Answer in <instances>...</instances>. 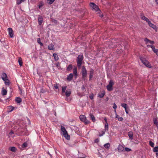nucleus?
Listing matches in <instances>:
<instances>
[{"label": "nucleus", "instance_id": "obj_3", "mask_svg": "<svg viewBox=\"0 0 158 158\" xmlns=\"http://www.w3.org/2000/svg\"><path fill=\"white\" fill-rule=\"evenodd\" d=\"M81 73L82 75V79L84 81H85L86 80V77L87 75V72L86 69L84 66L82 67Z\"/></svg>", "mask_w": 158, "mask_h": 158}, {"label": "nucleus", "instance_id": "obj_9", "mask_svg": "<svg viewBox=\"0 0 158 158\" xmlns=\"http://www.w3.org/2000/svg\"><path fill=\"white\" fill-rule=\"evenodd\" d=\"M118 149L119 152H122L124 150V147L121 145H119L118 147Z\"/></svg>", "mask_w": 158, "mask_h": 158}, {"label": "nucleus", "instance_id": "obj_29", "mask_svg": "<svg viewBox=\"0 0 158 158\" xmlns=\"http://www.w3.org/2000/svg\"><path fill=\"white\" fill-rule=\"evenodd\" d=\"M15 100L18 103H20L21 102V99L19 97H17L16 98Z\"/></svg>", "mask_w": 158, "mask_h": 158}, {"label": "nucleus", "instance_id": "obj_12", "mask_svg": "<svg viewBox=\"0 0 158 158\" xmlns=\"http://www.w3.org/2000/svg\"><path fill=\"white\" fill-rule=\"evenodd\" d=\"M1 93L2 95H5L6 94L7 91L4 89V87H3L2 88Z\"/></svg>", "mask_w": 158, "mask_h": 158}, {"label": "nucleus", "instance_id": "obj_28", "mask_svg": "<svg viewBox=\"0 0 158 158\" xmlns=\"http://www.w3.org/2000/svg\"><path fill=\"white\" fill-rule=\"evenodd\" d=\"M18 62L19 63V64L20 65V66H22V65L23 62L22 59L21 58H19Z\"/></svg>", "mask_w": 158, "mask_h": 158}, {"label": "nucleus", "instance_id": "obj_1", "mask_svg": "<svg viewBox=\"0 0 158 158\" xmlns=\"http://www.w3.org/2000/svg\"><path fill=\"white\" fill-rule=\"evenodd\" d=\"M61 130L63 132V135L64 137L67 140H69L70 137L69 135H68L67 131H66L65 128L61 126Z\"/></svg>", "mask_w": 158, "mask_h": 158}, {"label": "nucleus", "instance_id": "obj_37", "mask_svg": "<svg viewBox=\"0 0 158 158\" xmlns=\"http://www.w3.org/2000/svg\"><path fill=\"white\" fill-rule=\"evenodd\" d=\"M147 45V47L148 48H153V46L154 45H153V44H146Z\"/></svg>", "mask_w": 158, "mask_h": 158}, {"label": "nucleus", "instance_id": "obj_10", "mask_svg": "<svg viewBox=\"0 0 158 158\" xmlns=\"http://www.w3.org/2000/svg\"><path fill=\"white\" fill-rule=\"evenodd\" d=\"M148 23L150 27H152L155 30H157L156 26L155 25L152 23L150 21L148 22Z\"/></svg>", "mask_w": 158, "mask_h": 158}, {"label": "nucleus", "instance_id": "obj_61", "mask_svg": "<svg viewBox=\"0 0 158 158\" xmlns=\"http://www.w3.org/2000/svg\"><path fill=\"white\" fill-rule=\"evenodd\" d=\"M158 0H155V1L157 3H158L157 1Z\"/></svg>", "mask_w": 158, "mask_h": 158}, {"label": "nucleus", "instance_id": "obj_6", "mask_svg": "<svg viewBox=\"0 0 158 158\" xmlns=\"http://www.w3.org/2000/svg\"><path fill=\"white\" fill-rule=\"evenodd\" d=\"M114 84L112 80L110 81L108 85L107 86V89L108 91H110L113 90L112 86Z\"/></svg>", "mask_w": 158, "mask_h": 158}, {"label": "nucleus", "instance_id": "obj_46", "mask_svg": "<svg viewBox=\"0 0 158 158\" xmlns=\"http://www.w3.org/2000/svg\"><path fill=\"white\" fill-rule=\"evenodd\" d=\"M27 146V143H23V144L22 146L23 147V148L26 147Z\"/></svg>", "mask_w": 158, "mask_h": 158}, {"label": "nucleus", "instance_id": "obj_41", "mask_svg": "<svg viewBox=\"0 0 158 158\" xmlns=\"http://www.w3.org/2000/svg\"><path fill=\"white\" fill-rule=\"evenodd\" d=\"M149 144L152 147H153L154 146V143H153L152 142L150 141H149Z\"/></svg>", "mask_w": 158, "mask_h": 158}, {"label": "nucleus", "instance_id": "obj_31", "mask_svg": "<svg viewBox=\"0 0 158 158\" xmlns=\"http://www.w3.org/2000/svg\"><path fill=\"white\" fill-rule=\"evenodd\" d=\"M79 157L80 158H85V156L82 154L79 153L78 155Z\"/></svg>", "mask_w": 158, "mask_h": 158}, {"label": "nucleus", "instance_id": "obj_64", "mask_svg": "<svg viewBox=\"0 0 158 158\" xmlns=\"http://www.w3.org/2000/svg\"><path fill=\"white\" fill-rule=\"evenodd\" d=\"M156 155L157 156L158 155V153L157 152L156 153Z\"/></svg>", "mask_w": 158, "mask_h": 158}, {"label": "nucleus", "instance_id": "obj_63", "mask_svg": "<svg viewBox=\"0 0 158 158\" xmlns=\"http://www.w3.org/2000/svg\"><path fill=\"white\" fill-rule=\"evenodd\" d=\"M90 98L91 99H93V97H92V96H90Z\"/></svg>", "mask_w": 158, "mask_h": 158}, {"label": "nucleus", "instance_id": "obj_55", "mask_svg": "<svg viewBox=\"0 0 158 158\" xmlns=\"http://www.w3.org/2000/svg\"><path fill=\"white\" fill-rule=\"evenodd\" d=\"M93 76V75H90L89 78L90 79L92 78Z\"/></svg>", "mask_w": 158, "mask_h": 158}, {"label": "nucleus", "instance_id": "obj_42", "mask_svg": "<svg viewBox=\"0 0 158 158\" xmlns=\"http://www.w3.org/2000/svg\"><path fill=\"white\" fill-rule=\"evenodd\" d=\"M99 97L100 98H102L104 95V93H102L100 94H98Z\"/></svg>", "mask_w": 158, "mask_h": 158}, {"label": "nucleus", "instance_id": "obj_16", "mask_svg": "<svg viewBox=\"0 0 158 158\" xmlns=\"http://www.w3.org/2000/svg\"><path fill=\"white\" fill-rule=\"evenodd\" d=\"M54 46L52 44H49L48 46V48L50 50H52L54 49Z\"/></svg>", "mask_w": 158, "mask_h": 158}, {"label": "nucleus", "instance_id": "obj_24", "mask_svg": "<svg viewBox=\"0 0 158 158\" xmlns=\"http://www.w3.org/2000/svg\"><path fill=\"white\" fill-rule=\"evenodd\" d=\"M116 118H118V120L119 121H122L123 119L122 117H119V116L117 114H116Z\"/></svg>", "mask_w": 158, "mask_h": 158}, {"label": "nucleus", "instance_id": "obj_54", "mask_svg": "<svg viewBox=\"0 0 158 158\" xmlns=\"http://www.w3.org/2000/svg\"><path fill=\"white\" fill-rule=\"evenodd\" d=\"M104 120L105 121V122H106V123H107V119H106V117L104 118Z\"/></svg>", "mask_w": 158, "mask_h": 158}, {"label": "nucleus", "instance_id": "obj_13", "mask_svg": "<svg viewBox=\"0 0 158 158\" xmlns=\"http://www.w3.org/2000/svg\"><path fill=\"white\" fill-rule=\"evenodd\" d=\"M128 135L129 138L131 139H133V133L132 131H130L128 133Z\"/></svg>", "mask_w": 158, "mask_h": 158}, {"label": "nucleus", "instance_id": "obj_18", "mask_svg": "<svg viewBox=\"0 0 158 158\" xmlns=\"http://www.w3.org/2000/svg\"><path fill=\"white\" fill-rule=\"evenodd\" d=\"M73 77V75L72 73H70L69 74L67 78V79L68 80L70 81L72 80Z\"/></svg>", "mask_w": 158, "mask_h": 158}, {"label": "nucleus", "instance_id": "obj_40", "mask_svg": "<svg viewBox=\"0 0 158 158\" xmlns=\"http://www.w3.org/2000/svg\"><path fill=\"white\" fill-rule=\"evenodd\" d=\"M153 121L154 123L155 124L156 126H157V121L156 118H153Z\"/></svg>", "mask_w": 158, "mask_h": 158}, {"label": "nucleus", "instance_id": "obj_36", "mask_svg": "<svg viewBox=\"0 0 158 158\" xmlns=\"http://www.w3.org/2000/svg\"><path fill=\"white\" fill-rule=\"evenodd\" d=\"M153 151L154 152L158 151V146H156L153 149Z\"/></svg>", "mask_w": 158, "mask_h": 158}, {"label": "nucleus", "instance_id": "obj_45", "mask_svg": "<svg viewBox=\"0 0 158 158\" xmlns=\"http://www.w3.org/2000/svg\"><path fill=\"white\" fill-rule=\"evenodd\" d=\"M94 73V70L93 69H91L90 71V75H93Z\"/></svg>", "mask_w": 158, "mask_h": 158}, {"label": "nucleus", "instance_id": "obj_58", "mask_svg": "<svg viewBox=\"0 0 158 158\" xmlns=\"http://www.w3.org/2000/svg\"><path fill=\"white\" fill-rule=\"evenodd\" d=\"M53 22L55 23H56V20H54L53 21Z\"/></svg>", "mask_w": 158, "mask_h": 158}, {"label": "nucleus", "instance_id": "obj_53", "mask_svg": "<svg viewBox=\"0 0 158 158\" xmlns=\"http://www.w3.org/2000/svg\"><path fill=\"white\" fill-rule=\"evenodd\" d=\"M99 140L98 139H96L95 140V142L96 143H97L98 142Z\"/></svg>", "mask_w": 158, "mask_h": 158}, {"label": "nucleus", "instance_id": "obj_26", "mask_svg": "<svg viewBox=\"0 0 158 158\" xmlns=\"http://www.w3.org/2000/svg\"><path fill=\"white\" fill-rule=\"evenodd\" d=\"M5 81V83L6 85H9L10 84V81L9 80L7 79H6L5 80H4Z\"/></svg>", "mask_w": 158, "mask_h": 158}, {"label": "nucleus", "instance_id": "obj_22", "mask_svg": "<svg viewBox=\"0 0 158 158\" xmlns=\"http://www.w3.org/2000/svg\"><path fill=\"white\" fill-rule=\"evenodd\" d=\"M53 56L54 57V58L56 61H57L58 60L59 57H58V55L55 53H54L53 54Z\"/></svg>", "mask_w": 158, "mask_h": 158}, {"label": "nucleus", "instance_id": "obj_59", "mask_svg": "<svg viewBox=\"0 0 158 158\" xmlns=\"http://www.w3.org/2000/svg\"><path fill=\"white\" fill-rule=\"evenodd\" d=\"M125 111H126V113L127 114V113H128V111H127V109H126V110H125Z\"/></svg>", "mask_w": 158, "mask_h": 158}, {"label": "nucleus", "instance_id": "obj_39", "mask_svg": "<svg viewBox=\"0 0 158 158\" xmlns=\"http://www.w3.org/2000/svg\"><path fill=\"white\" fill-rule=\"evenodd\" d=\"M152 49L154 52H155L156 54H157V52H158V50L157 49H156L155 48L154 46H153V48H152Z\"/></svg>", "mask_w": 158, "mask_h": 158}, {"label": "nucleus", "instance_id": "obj_30", "mask_svg": "<svg viewBox=\"0 0 158 158\" xmlns=\"http://www.w3.org/2000/svg\"><path fill=\"white\" fill-rule=\"evenodd\" d=\"M72 69V66L71 64H69L68 67L67 69V70L68 71H69L71 70Z\"/></svg>", "mask_w": 158, "mask_h": 158}, {"label": "nucleus", "instance_id": "obj_8", "mask_svg": "<svg viewBox=\"0 0 158 158\" xmlns=\"http://www.w3.org/2000/svg\"><path fill=\"white\" fill-rule=\"evenodd\" d=\"M9 35L11 38L13 37V31L12 28H8Z\"/></svg>", "mask_w": 158, "mask_h": 158}, {"label": "nucleus", "instance_id": "obj_27", "mask_svg": "<svg viewBox=\"0 0 158 158\" xmlns=\"http://www.w3.org/2000/svg\"><path fill=\"white\" fill-rule=\"evenodd\" d=\"M17 4L19 5L21 4V3L24 2L26 0H16Z\"/></svg>", "mask_w": 158, "mask_h": 158}, {"label": "nucleus", "instance_id": "obj_57", "mask_svg": "<svg viewBox=\"0 0 158 158\" xmlns=\"http://www.w3.org/2000/svg\"><path fill=\"white\" fill-rule=\"evenodd\" d=\"M99 16L101 17H103V15H102V14H101Z\"/></svg>", "mask_w": 158, "mask_h": 158}, {"label": "nucleus", "instance_id": "obj_14", "mask_svg": "<svg viewBox=\"0 0 158 158\" xmlns=\"http://www.w3.org/2000/svg\"><path fill=\"white\" fill-rule=\"evenodd\" d=\"M71 91L70 90H67L65 92V95L67 97H69L71 94Z\"/></svg>", "mask_w": 158, "mask_h": 158}, {"label": "nucleus", "instance_id": "obj_60", "mask_svg": "<svg viewBox=\"0 0 158 158\" xmlns=\"http://www.w3.org/2000/svg\"><path fill=\"white\" fill-rule=\"evenodd\" d=\"M54 114L55 116H56V113L55 112L54 113Z\"/></svg>", "mask_w": 158, "mask_h": 158}, {"label": "nucleus", "instance_id": "obj_4", "mask_svg": "<svg viewBox=\"0 0 158 158\" xmlns=\"http://www.w3.org/2000/svg\"><path fill=\"white\" fill-rule=\"evenodd\" d=\"M140 59L142 62L145 65L149 68L151 67V66L150 65L149 62L144 58H143L142 57H140Z\"/></svg>", "mask_w": 158, "mask_h": 158}, {"label": "nucleus", "instance_id": "obj_56", "mask_svg": "<svg viewBox=\"0 0 158 158\" xmlns=\"http://www.w3.org/2000/svg\"><path fill=\"white\" fill-rule=\"evenodd\" d=\"M83 90L85 89V87H84V86H83L82 87V88H81Z\"/></svg>", "mask_w": 158, "mask_h": 158}, {"label": "nucleus", "instance_id": "obj_52", "mask_svg": "<svg viewBox=\"0 0 158 158\" xmlns=\"http://www.w3.org/2000/svg\"><path fill=\"white\" fill-rule=\"evenodd\" d=\"M13 131H11L9 133L10 136L13 134Z\"/></svg>", "mask_w": 158, "mask_h": 158}, {"label": "nucleus", "instance_id": "obj_21", "mask_svg": "<svg viewBox=\"0 0 158 158\" xmlns=\"http://www.w3.org/2000/svg\"><path fill=\"white\" fill-rule=\"evenodd\" d=\"M73 72L74 74L76 76V77H77V70L76 67H75L73 69Z\"/></svg>", "mask_w": 158, "mask_h": 158}, {"label": "nucleus", "instance_id": "obj_2", "mask_svg": "<svg viewBox=\"0 0 158 158\" xmlns=\"http://www.w3.org/2000/svg\"><path fill=\"white\" fill-rule=\"evenodd\" d=\"M83 60V55H78L77 60V66L80 68L81 66Z\"/></svg>", "mask_w": 158, "mask_h": 158}, {"label": "nucleus", "instance_id": "obj_38", "mask_svg": "<svg viewBox=\"0 0 158 158\" xmlns=\"http://www.w3.org/2000/svg\"><path fill=\"white\" fill-rule=\"evenodd\" d=\"M108 124L107 123H106L105 124V130H108Z\"/></svg>", "mask_w": 158, "mask_h": 158}, {"label": "nucleus", "instance_id": "obj_20", "mask_svg": "<svg viewBox=\"0 0 158 158\" xmlns=\"http://www.w3.org/2000/svg\"><path fill=\"white\" fill-rule=\"evenodd\" d=\"M110 146V144L109 143H107L104 145V147L106 149H109Z\"/></svg>", "mask_w": 158, "mask_h": 158}, {"label": "nucleus", "instance_id": "obj_25", "mask_svg": "<svg viewBox=\"0 0 158 158\" xmlns=\"http://www.w3.org/2000/svg\"><path fill=\"white\" fill-rule=\"evenodd\" d=\"M9 149L10 151L13 152H15L16 151V148L14 147H10Z\"/></svg>", "mask_w": 158, "mask_h": 158}, {"label": "nucleus", "instance_id": "obj_15", "mask_svg": "<svg viewBox=\"0 0 158 158\" xmlns=\"http://www.w3.org/2000/svg\"><path fill=\"white\" fill-rule=\"evenodd\" d=\"M38 19L39 25H41L43 22V18L40 16L38 17Z\"/></svg>", "mask_w": 158, "mask_h": 158}, {"label": "nucleus", "instance_id": "obj_33", "mask_svg": "<svg viewBox=\"0 0 158 158\" xmlns=\"http://www.w3.org/2000/svg\"><path fill=\"white\" fill-rule=\"evenodd\" d=\"M121 106L123 107L125 109V110H126V109H127V105L125 103H122L121 104Z\"/></svg>", "mask_w": 158, "mask_h": 158}, {"label": "nucleus", "instance_id": "obj_51", "mask_svg": "<svg viewBox=\"0 0 158 158\" xmlns=\"http://www.w3.org/2000/svg\"><path fill=\"white\" fill-rule=\"evenodd\" d=\"M10 109H11V110H10V111H11L13 110L14 107H13L12 106H10Z\"/></svg>", "mask_w": 158, "mask_h": 158}, {"label": "nucleus", "instance_id": "obj_19", "mask_svg": "<svg viewBox=\"0 0 158 158\" xmlns=\"http://www.w3.org/2000/svg\"><path fill=\"white\" fill-rule=\"evenodd\" d=\"M89 116L90 117V118L91 119L92 121L93 122H94L95 121V118L94 115L92 114H89Z\"/></svg>", "mask_w": 158, "mask_h": 158}, {"label": "nucleus", "instance_id": "obj_7", "mask_svg": "<svg viewBox=\"0 0 158 158\" xmlns=\"http://www.w3.org/2000/svg\"><path fill=\"white\" fill-rule=\"evenodd\" d=\"M144 41L145 42V44H153L154 43V41L149 40L147 38H146L144 39Z\"/></svg>", "mask_w": 158, "mask_h": 158}, {"label": "nucleus", "instance_id": "obj_32", "mask_svg": "<svg viewBox=\"0 0 158 158\" xmlns=\"http://www.w3.org/2000/svg\"><path fill=\"white\" fill-rule=\"evenodd\" d=\"M54 1L55 0H47V2L50 4H51L53 3Z\"/></svg>", "mask_w": 158, "mask_h": 158}, {"label": "nucleus", "instance_id": "obj_62", "mask_svg": "<svg viewBox=\"0 0 158 158\" xmlns=\"http://www.w3.org/2000/svg\"><path fill=\"white\" fill-rule=\"evenodd\" d=\"M114 112H115V114H116V110H114Z\"/></svg>", "mask_w": 158, "mask_h": 158}, {"label": "nucleus", "instance_id": "obj_50", "mask_svg": "<svg viewBox=\"0 0 158 158\" xmlns=\"http://www.w3.org/2000/svg\"><path fill=\"white\" fill-rule=\"evenodd\" d=\"M43 6V4L41 3H40L39 6V8H40Z\"/></svg>", "mask_w": 158, "mask_h": 158}, {"label": "nucleus", "instance_id": "obj_11", "mask_svg": "<svg viewBox=\"0 0 158 158\" xmlns=\"http://www.w3.org/2000/svg\"><path fill=\"white\" fill-rule=\"evenodd\" d=\"M2 78L3 80H5L6 79H7V76L6 74L5 73H3L2 75Z\"/></svg>", "mask_w": 158, "mask_h": 158}, {"label": "nucleus", "instance_id": "obj_34", "mask_svg": "<svg viewBox=\"0 0 158 158\" xmlns=\"http://www.w3.org/2000/svg\"><path fill=\"white\" fill-rule=\"evenodd\" d=\"M66 86H64V87H62V93H64L65 92L66 90Z\"/></svg>", "mask_w": 158, "mask_h": 158}, {"label": "nucleus", "instance_id": "obj_48", "mask_svg": "<svg viewBox=\"0 0 158 158\" xmlns=\"http://www.w3.org/2000/svg\"><path fill=\"white\" fill-rule=\"evenodd\" d=\"M117 106L116 104L115 103H114L113 104V108L114 109H116L117 108Z\"/></svg>", "mask_w": 158, "mask_h": 158}, {"label": "nucleus", "instance_id": "obj_47", "mask_svg": "<svg viewBox=\"0 0 158 158\" xmlns=\"http://www.w3.org/2000/svg\"><path fill=\"white\" fill-rule=\"evenodd\" d=\"M83 122H84L86 124H88L89 123V121L86 120V119H85V121H83Z\"/></svg>", "mask_w": 158, "mask_h": 158}, {"label": "nucleus", "instance_id": "obj_5", "mask_svg": "<svg viewBox=\"0 0 158 158\" xmlns=\"http://www.w3.org/2000/svg\"><path fill=\"white\" fill-rule=\"evenodd\" d=\"M90 7L93 10H95L96 11L99 10L100 9L97 6L95 5L94 3L91 2L89 4Z\"/></svg>", "mask_w": 158, "mask_h": 158}, {"label": "nucleus", "instance_id": "obj_44", "mask_svg": "<svg viewBox=\"0 0 158 158\" xmlns=\"http://www.w3.org/2000/svg\"><path fill=\"white\" fill-rule=\"evenodd\" d=\"M54 86L55 87V88L56 89H58L59 87L58 85L57 84H54Z\"/></svg>", "mask_w": 158, "mask_h": 158}, {"label": "nucleus", "instance_id": "obj_43", "mask_svg": "<svg viewBox=\"0 0 158 158\" xmlns=\"http://www.w3.org/2000/svg\"><path fill=\"white\" fill-rule=\"evenodd\" d=\"M125 151L127 152H130L131 151V149L129 148H126Z\"/></svg>", "mask_w": 158, "mask_h": 158}, {"label": "nucleus", "instance_id": "obj_35", "mask_svg": "<svg viewBox=\"0 0 158 158\" xmlns=\"http://www.w3.org/2000/svg\"><path fill=\"white\" fill-rule=\"evenodd\" d=\"M37 41L38 43L41 46L43 45V44L40 42V38L37 39Z\"/></svg>", "mask_w": 158, "mask_h": 158}, {"label": "nucleus", "instance_id": "obj_17", "mask_svg": "<svg viewBox=\"0 0 158 158\" xmlns=\"http://www.w3.org/2000/svg\"><path fill=\"white\" fill-rule=\"evenodd\" d=\"M80 118L81 120L82 121H85L86 118L85 116L83 115H81L80 116Z\"/></svg>", "mask_w": 158, "mask_h": 158}, {"label": "nucleus", "instance_id": "obj_23", "mask_svg": "<svg viewBox=\"0 0 158 158\" xmlns=\"http://www.w3.org/2000/svg\"><path fill=\"white\" fill-rule=\"evenodd\" d=\"M141 18L142 19H143V20H145L146 21L148 22H148H149L150 21L147 18H146V17H145V16H141Z\"/></svg>", "mask_w": 158, "mask_h": 158}, {"label": "nucleus", "instance_id": "obj_49", "mask_svg": "<svg viewBox=\"0 0 158 158\" xmlns=\"http://www.w3.org/2000/svg\"><path fill=\"white\" fill-rule=\"evenodd\" d=\"M102 134L99 135V136H101L102 135H103L105 134V132L104 131H102Z\"/></svg>", "mask_w": 158, "mask_h": 158}]
</instances>
